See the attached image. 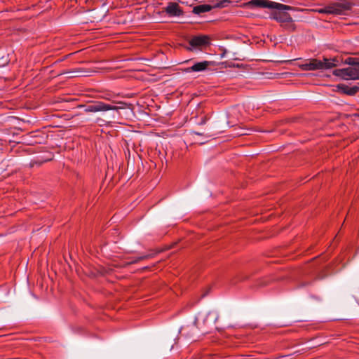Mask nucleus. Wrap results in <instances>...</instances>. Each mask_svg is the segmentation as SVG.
I'll return each mask as SVG.
<instances>
[{"label": "nucleus", "mask_w": 359, "mask_h": 359, "mask_svg": "<svg viewBox=\"0 0 359 359\" xmlns=\"http://www.w3.org/2000/svg\"><path fill=\"white\" fill-rule=\"evenodd\" d=\"M333 75L340 77L344 80H358L359 67H349L343 69H337L332 72Z\"/></svg>", "instance_id": "20e7f679"}, {"label": "nucleus", "mask_w": 359, "mask_h": 359, "mask_svg": "<svg viewBox=\"0 0 359 359\" xmlns=\"http://www.w3.org/2000/svg\"><path fill=\"white\" fill-rule=\"evenodd\" d=\"M339 60L336 57L326 58L323 60L316 58L309 59L299 64L298 67L303 71H315L330 69L337 66Z\"/></svg>", "instance_id": "f03ea898"}, {"label": "nucleus", "mask_w": 359, "mask_h": 359, "mask_svg": "<svg viewBox=\"0 0 359 359\" xmlns=\"http://www.w3.org/2000/svg\"><path fill=\"white\" fill-rule=\"evenodd\" d=\"M229 0H222L217 2L215 6H212L208 4H200L196 6L193 8V13L197 15H201L202 13L209 12L213 8H222L226 6V3H229Z\"/></svg>", "instance_id": "423d86ee"}, {"label": "nucleus", "mask_w": 359, "mask_h": 359, "mask_svg": "<svg viewBox=\"0 0 359 359\" xmlns=\"http://www.w3.org/2000/svg\"><path fill=\"white\" fill-rule=\"evenodd\" d=\"M244 6L248 8L259 7L276 8L280 11L291 9V7L289 6L273 1H269L268 0H252L248 3H245Z\"/></svg>", "instance_id": "7ed1b4c3"}, {"label": "nucleus", "mask_w": 359, "mask_h": 359, "mask_svg": "<svg viewBox=\"0 0 359 359\" xmlns=\"http://www.w3.org/2000/svg\"><path fill=\"white\" fill-rule=\"evenodd\" d=\"M212 316L214 318V322L218 319V315L215 312H209L207 315V318Z\"/></svg>", "instance_id": "dca6fc26"}, {"label": "nucleus", "mask_w": 359, "mask_h": 359, "mask_svg": "<svg viewBox=\"0 0 359 359\" xmlns=\"http://www.w3.org/2000/svg\"><path fill=\"white\" fill-rule=\"evenodd\" d=\"M353 4L347 0L332 1L316 11L320 14H331L334 15H348L351 11Z\"/></svg>", "instance_id": "f257e3e1"}, {"label": "nucleus", "mask_w": 359, "mask_h": 359, "mask_svg": "<svg viewBox=\"0 0 359 359\" xmlns=\"http://www.w3.org/2000/svg\"><path fill=\"white\" fill-rule=\"evenodd\" d=\"M101 97L104 100L111 101L114 96L111 94L107 93L104 95L101 96Z\"/></svg>", "instance_id": "2eb2a0df"}, {"label": "nucleus", "mask_w": 359, "mask_h": 359, "mask_svg": "<svg viewBox=\"0 0 359 359\" xmlns=\"http://www.w3.org/2000/svg\"><path fill=\"white\" fill-rule=\"evenodd\" d=\"M164 11L170 17H179L183 14L182 8L175 2H169L166 7L164 8Z\"/></svg>", "instance_id": "6e6552de"}, {"label": "nucleus", "mask_w": 359, "mask_h": 359, "mask_svg": "<svg viewBox=\"0 0 359 359\" xmlns=\"http://www.w3.org/2000/svg\"><path fill=\"white\" fill-rule=\"evenodd\" d=\"M338 88L347 95H354L358 90V88L356 86L348 88L346 85H339Z\"/></svg>", "instance_id": "9b49d317"}, {"label": "nucleus", "mask_w": 359, "mask_h": 359, "mask_svg": "<svg viewBox=\"0 0 359 359\" xmlns=\"http://www.w3.org/2000/svg\"><path fill=\"white\" fill-rule=\"evenodd\" d=\"M357 59L354 57H348L345 60V64L351 65L353 67H359V62L356 61Z\"/></svg>", "instance_id": "4468645a"}, {"label": "nucleus", "mask_w": 359, "mask_h": 359, "mask_svg": "<svg viewBox=\"0 0 359 359\" xmlns=\"http://www.w3.org/2000/svg\"><path fill=\"white\" fill-rule=\"evenodd\" d=\"M153 257V255L152 254H145V255H141V256H139V257H137L135 258H133L131 259V260H130L129 262H127L128 264H135V263H137L141 260H144V259H149L151 257Z\"/></svg>", "instance_id": "f8f14e48"}, {"label": "nucleus", "mask_w": 359, "mask_h": 359, "mask_svg": "<svg viewBox=\"0 0 359 359\" xmlns=\"http://www.w3.org/2000/svg\"><path fill=\"white\" fill-rule=\"evenodd\" d=\"M271 18L280 23V25L284 22L292 21V17L286 12H276Z\"/></svg>", "instance_id": "9d476101"}, {"label": "nucleus", "mask_w": 359, "mask_h": 359, "mask_svg": "<svg viewBox=\"0 0 359 359\" xmlns=\"http://www.w3.org/2000/svg\"><path fill=\"white\" fill-rule=\"evenodd\" d=\"M121 108H123L121 107ZM120 107L110 105L101 101L93 102L90 104L84 106V111L86 113H95L107 111L109 110H118Z\"/></svg>", "instance_id": "39448f33"}, {"label": "nucleus", "mask_w": 359, "mask_h": 359, "mask_svg": "<svg viewBox=\"0 0 359 359\" xmlns=\"http://www.w3.org/2000/svg\"><path fill=\"white\" fill-rule=\"evenodd\" d=\"M250 130V129H243L242 130V131H241L240 133H238L237 135H249L250 133H248Z\"/></svg>", "instance_id": "f3484780"}, {"label": "nucleus", "mask_w": 359, "mask_h": 359, "mask_svg": "<svg viewBox=\"0 0 359 359\" xmlns=\"http://www.w3.org/2000/svg\"><path fill=\"white\" fill-rule=\"evenodd\" d=\"M358 65H359V62H358Z\"/></svg>", "instance_id": "a211bd4d"}, {"label": "nucleus", "mask_w": 359, "mask_h": 359, "mask_svg": "<svg viewBox=\"0 0 359 359\" xmlns=\"http://www.w3.org/2000/svg\"><path fill=\"white\" fill-rule=\"evenodd\" d=\"M210 64L211 62L206 60L195 62L191 67L184 69V72L186 73L202 72L205 71Z\"/></svg>", "instance_id": "0eeeda50"}, {"label": "nucleus", "mask_w": 359, "mask_h": 359, "mask_svg": "<svg viewBox=\"0 0 359 359\" xmlns=\"http://www.w3.org/2000/svg\"><path fill=\"white\" fill-rule=\"evenodd\" d=\"M281 27L285 29L287 31L289 32H293L296 29V25L294 23L293 20L292 19V21L284 22L283 25H281Z\"/></svg>", "instance_id": "ddd939ff"}, {"label": "nucleus", "mask_w": 359, "mask_h": 359, "mask_svg": "<svg viewBox=\"0 0 359 359\" xmlns=\"http://www.w3.org/2000/svg\"><path fill=\"white\" fill-rule=\"evenodd\" d=\"M208 39L207 36H194L189 41V45L193 48L201 47L208 43Z\"/></svg>", "instance_id": "1a4fd4ad"}]
</instances>
